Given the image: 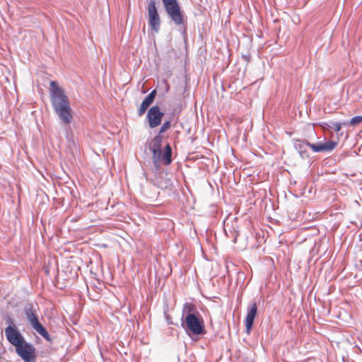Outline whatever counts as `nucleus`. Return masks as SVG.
Segmentation results:
<instances>
[{
  "label": "nucleus",
  "instance_id": "f3484780",
  "mask_svg": "<svg viewBox=\"0 0 362 362\" xmlns=\"http://www.w3.org/2000/svg\"><path fill=\"white\" fill-rule=\"evenodd\" d=\"M170 127V121H165L161 126L159 134H163Z\"/></svg>",
  "mask_w": 362,
  "mask_h": 362
},
{
  "label": "nucleus",
  "instance_id": "f257e3e1",
  "mask_svg": "<svg viewBox=\"0 0 362 362\" xmlns=\"http://www.w3.org/2000/svg\"><path fill=\"white\" fill-rule=\"evenodd\" d=\"M51 102L54 111L61 120L66 124L72 121V110L70 107L69 100L65 95L64 90L59 87L57 82L50 83Z\"/></svg>",
  "mask_w": 362,
  "mask_h": 362
},
{
  "label": "nucleus",
  "instance_id": "20e7f679",
  "mask_svg": "<svg viewBox=\"0 0 362 362\" xmlns=\"http://www.w3.org/2000/svg\"><path fill=\"white\" fill-rule=\"evenodd\" d=\"M25 315L32 327L47 341H50L51 338L46 329L38 320L35 310L32 308L25 309Z\"/></svg>",
  "mask_w": 362,
  "mask_h": 362
},
{
  "label": "nucleus",
  "instance_id": "ddd939ff",
  "mask_svg": "<svg viewBox=\"0 0 362 362\" xmlns=\"http://www.w3.org/2000/svg\"><path fill=\"white\" fill-rule=\"evenodd\" d=\"M171 154H172V149L169 144H167L165 146V153H162L161 159L160 161H162V163L164 165H169L171 163Z\"/></svg>",
  "mask_w": 362,
  "mask_h": 362
},
{
  "label": "nucleus",
  "instance_id": "f8f14e48",
  "mask_svg": "<svg viewBox=\"0 0 362 362\" xmlns=\"http://www.w3.org/2000/svg\"><path fill=\"white\" fill-rule=\"evenodd\" d=\"M155 141H157V144H155L152 148L153 158L154 160V163L156 165L158 162L160 161L162 156V150L160 148V139H158V137L155 138Z\"/></svg>",
  "mask_w": 362,
  "mask_h": 362
},
{
  "label": "nucleus",
  "instance_id": "9b49d317",
  "mask_svg": "<svg viewBox=\"0 0 362 362\" xmlns=\"http://www.w3.org/2000/svg\"><path fill=\"white\" fill-rule=\"evenodd\" d=\"M157 92L156 90H153L142 101L139 110H138V115L142 116L147 109L150 107V105L153 103L156 96Z\"/></svg>",
  "mask_w": 362,
  "mask_h": 362
},
{
  "label": "nucleus",
  "instance_id": "0eeeda50",
  "mask_svg": "<svg viewBox=\"0 0 362 362\" xmlns=\"http://www.w3.org/2000/svg\"><path fill=\"white\" fill-rule=\"evenodd\" d=\"M5 335L8 342L15 347L25 341L16 325L12 321L5 328Z\"/></svg>",
  "mask_w": 362,
  "mask_h": 362
},
{
  "label": "nucleus",
  "instance_id": "dca6fc26",
  "mask_svg": "<svg viewBox=\"0 0 362 362\" xmlns=\"http://www.w3.org/2000/svg\"><path fill=\"white\" fill-rule=\"evenodd\" d=\"M349 123L351 126H357L358 124L362 123V116H356L352 117Z\"/></svg>",
  "mask_w": 362,
  "mask_h": 362
},
{
  "label": "nucleus",
  "instance_id": "7ed1b4c3",
  "mask_svg": "<svg viewBox=\"0 0 362 362\" xmlns=\"http://www.w3.org/2000/svg\"><path fill=\"white\" fill-rule=\"evenodd\" d=\"M183 327L189 330L194 334H202L204 333L203 320L199 313H187Z\"/></svg>",
  "mask_w": 362,
  "mask_h": 362
},
{
  "label": "nucleus",
  "instance_id": "39448f33",
  "mask_svg": "<svg viewBox=\"0 0 362 362\" xmlns=\"http://www.w3.org/2000/svg\"><path fill=\"white\" fill-rule=\"evenodd\" d=\"M16 348V354L25 362H35L37 354L35 348L30 344L24 341Z\"/></svg>",
  "mask_w": 362,
  "mask_h": 362
},
{
  "label": "nucleus",
  "instance_id": "9d476101",
  "mask_svg": "<svg viewBox=\"0 0 362 362\" xmlns=\"http://www.w3.org/2000/svg\"><path fill=\"white\" fill-rule=\"evenodd\" d=\"M257 305L256 302L250 303L247 309V315L245 320V325L246 327V333L249 334L252 329L254 320L257 315Z\"/></svg>",
  "mask_w": 362,
  "mask_h": 362
},
{
  "label": "nucleus",
  "instance_id": "4468645a",
  "mask_svg": "<svg viewBox=\"0 0 362 362\" xmlns=\"http://www.w3.org/2000/svg\"><path fill=\"white\" fill-rule=\"evenodd\" d=\"M184 310L187 313H195L196 315L197 313H198L194 305L192 303H186L184 307Z\"/></svg>",
  "mask_w": 362,
  "mask_h": 362
},
{
  "label": "nucleus",
  "instance_id": "423d86ee",
  "mask_svg": "<svg viewBox=\"0 0 362 362\" xmlns=\"http://www.w3.org/2000/svg\"><path fill=\"white\" fill-rule=\"evenodd\" d=\"M166 12L172 20L177 25H181L183 23V18L180 11V7L177 0H162Z\"/></svg>",
  "mask_w": 362,
  "mask_h": 362
},
{
  "label": "nucleus",
  "instance_id": "1a4fd4ad",
  "mask_svg": "<svg viewBox=\"0 0 362 362\" xmlns=\"http://www.w3.org/2000/svg\"><path fill=\"white\" fill-rule=\"evenodd\" d=\"M163 115L164 113L160 111L159 106L154 105L150 107L146 116L149 127L155 128L159 126Z\"/></svg>",
  "mask_w": 362,
  "mask_h": 362
},
{
  "label": "nucleus",
  "instance_id": "f03ea898",
  "mask_svg": "<svg viewBox=\"0 0 362 362\" xmlns=\"http://www.w3.org/2000/svg\"><path fill=\"white\" fill-rule=\"evenodd\" d=\"M304 146H309L314 152H329L334 150L337 146V142L334 141H325V142H318L316 144H310L308 141H303L301 144L298 145V148L300 149V154L302 158L308 157V153L305 151H302L301 149Z\"/></svg>",
  "mask_w": 362,
  "mask_h": 362
},
{
  "label": "nucleus",
  "instance_id": "2eb2a0df",
  "mask_svg": "<svg viewBox=\"0 0 362 362\" xmlns=\"http://www.w3.org/2000/svg\"><path fill=\"white\" fill-rule=\"evenodd\" d=\"M323 128L332 127L336 132H339L341 129V124L339 122L333 123L332 126H329L327 123H324L322 125Z\"/></svg>",
  "mask_w": 362,
  "mask_h": 362
},
{
  "label": "nucleus",
  "instance_id": "6e6552de",
  "mask_svg": "<svg viewBox=\"0 0 362 362\" xmlns=\"http://www.w3.org/2000/svg\"><path fill=\"white\" fill-rule=\"evenodd\" d=\"M148 24L151 29L158 33L160 30V19L154 1L148 4Z\"/></svg>",
  "mask_w": 362,
  "mask_h": 362
}]
</instances>
